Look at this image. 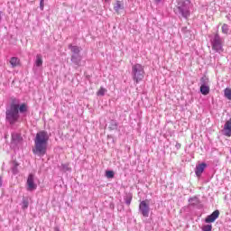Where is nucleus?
<instances>
[{"mask_svg":"<svg viewBox=\"0 0 231 231\" xmlns=\"http://www.w3.org/2000/svg\"><path fill=\"white\" fill-rule=\"evenodd\" d=\"M28 113V105L26 103L21 104L18 98L14 97L9 107L5 110V122L9 125L14 126L19 122L21 115Z\"/></svg>","mask_w":231,"mask_h":231,"instance_id":"1","label":"nucleus"},{"mask_svg":"<svg viewBox=\"0 0 231 231\" xmlns=\"http://www.w3.org/2000/svg\"><path fill=\"white\" fill-rule=\"evenodd\" d=\"M50 142V134L42 130L36 134L34 137V146L32 147V154L42 158L48 152V143Z\"/></svg>","mask_w":231,"mask_h":231,"instance_id":"2","label":"nucleus"},{"mask_svg":"<svg viewBox=\"0 0 231 231\" xmlns=\"http://www.w3.org/2000/svg\"><path fill=\"white\" fill-rule=\"evenodd\" d=\"M192 4L190 0H179L174 10L176 15H180L183 19H189L190 17V8Z\"/></svg>","mask_w":231,"mask_h":231,"instance_id":"3","label":"nucleus"},{"mask_svg":"<svg viewBox=\"0 0 231 231\" xmlns=\"http://www.w3.org/2000/svg\"><path fill=\"white\" fill-rule=\"evenodd\" d=\"M145 77V69L140 64L136 63L132 66V79L135 84H140Z\"/></svg>","mask_w":231,"mask_h":231,"instance_id":"4","label":"nucleus"},{"mask_svg":"<svg viewBox=\"0 0 231 231\" xmlns=\"http://www.w3.org/2000/svg\"><path fill=\"white\" fill-rule=\"evenodd\" d=\"M69 50H70L72 53L70 58L72 64L80 67L82 62V55L80 54V51H82V48L77 45L69 44Z\"/></svg>","mask_w":231,"mask_h":231,"instance_id":"5","label":"nucleus"},{"mask_svg":"<svg viewBox=\"0 0 231 231\" xmlns=\"http://www.w3.org/2000/svg\"><path fill=\"white\" fill-rule=\"evenodd\" d=\"M211 47L213 51L216 53H223L225 50L223 49V44H225V41L219 35V33L216 32L210 39Z\"/></svg>","mask_w":231,"mask_h":231,"instance_id":"6","label":"nucleus"},{"mask_svg":"<svg viewBox=\"0 0 231 231\" xmlns=\"http://www.w3.org/2000/svg\"><path fill=\"white\" fill-rule=\"evenodd\" d=\"M139 212L143 217H149L151 212V206L147 203V200H143L139 204Z\"/></svg>","mask_w":231,"mask_h":231,"instance_id":"7","label":"nucleus"},{"mask_svg":"<svg viewBox=\"0 0 231 231\" xmlns=\"http://www.w3.org/2000/svg\"><path fill=\"white\" fill-rule=\"evenodd\" d=\"M26 185L28 192H33V190H37V184L35 183V177L33 174H29Z\"/></svg>","mask_w":231,"mask_h":231,"instance_id":"8","label":"nucleus"},{"mask_svg":"<svg viewBox=\"0 0 231 231\" xmlns=\"http://www.w3.org/2000/svg\"><path fill=\"white\" fill-rule=\"evenodd\" d=\"M221 133L224 136L230 138V136H231V118L229 120L226 121V123L224 125V128L222 129Z\"/></svg>","mask_w":231,"mask_h":231,"instance_id":"9","label":"nucleus"},{"mask_svg":"<svg viewBox=\"0 0 231 231\" xmlns=\"http://www.w3.org/2000/svg\"><path fill=\"white\" fill-rule=\"evenodd\" d=\"M219 210L217 209L215 211H213L210 215H208L206 218H205V223H214L216 221V219H217L219 217Z\"/></svg>","mask_w":231,"mask_h":231,"instance_id":"10","label":"nucleus"},{"mask_svg":"<svg viewBox=\"0 0 231 231\" xmlns=\"http://www.w3.org/2000/svg\"><path fill=\"white\" fill-rule=\"evenodd\" d=\"M205 169H207V163L202 162L199 165L196 166L195 168V174L196 176L199 177L203 174V172L205 171Z\"/></svg>","mask_w":231,"mask_h":231,"instance_id":"11","label":"nucleus"},{"mask_svg":"<svg viewBox=\"0 0 231 231\" xmlns=\"http://www.w3.org/2000/svg\"><path fill=\"white\" fill-rule=\"evenodd\" d=\"M23 142V137H21V134H12V143L14 145H19Z\"/></svg>","mask_w":231,"mask_h":231,"instance_id":"12","label":"nucleus"},{"mask_svg":"<svg viewBox=\"0 0 231 231\" xmlns=\"http://www.w3.org/2000/svg\"><path fill=\"white\" fill-rule=\"evenodd\" d=\"M9 62L12 68H17V66H21V60L17 57H12Z\"/></svg>","mask_w":231,"mask_h":231,"instance_id":"13","label":"nucleus"},{"mask_svg":"<svg viewBox=\"0 0 231 231\" xmlns=\"http://www.w3.org/2000/svg\"><path fill=\"white\" fill-rule=\"evenodd\" d=\"M11 171L13 172V174L15 176L16 174L19 173V163L15 161H13L11 162Z\"/></svg>","mask_w":231,"mask_h":231,"instance_id":"14","label":"nucleus"},{"mask_svg":"<svg viewBox=\"0 0 231 231\" xmlns=\"http://www.w3.org/2000/svg\"><path fill=\"white\" fill-rule=\"evenodd\" d=\"M200 93L204 96L208 95V93H210V87L205 85V84H201L200 86Z\"/></svg>","mask_w":231,"mask_h":231,"instance_id":"15","label":"nucleus"},{"mask_svg":"<svg viewBox=\"0 0 231 231\" xmlns=\"http://www.w3.org/2000/svg\"><path fill=\"white\" fill-rule=\"evenodd\" d=\"M42 55L37 54L34 61V66H36V68H41V66H42Z\"/></svg>","mask_w":231,"mask_h":231,"instance_id":"16","label":"nucleus"},{"mask_svg":"<svg viewBox=\"0 0 231 231\" xmlns=\"http://www.w3.org/2000/svg\"><path fill=\"white\" fill-rule=\"evenodd\" d=\"M189 203L191 205V207H198L200 201L198 197H193L189 199Z\"/></svg>","mask_w":231,"mask_h":231,"instance_id":"17","label":"nucleus"},{"mask_svg":"<svg viewBox=\"0 0 231 231\" xmlns=\"http://www.w3.org/2000/svg\"><path fill=\"white\" fill-rule=\"evenodd\" d=\"M60 171H61L62 172H69L71 171V168H69V164L64 163L61 164V166L60 167Z\"/></svg>","mask_w":231,"mask_h":231,"instance_id":"18","label":"nucleus"},{"mask_svg":"<svg viewBox=\"0 0 231 231\" xmlns=\"http://www.w3.org/2000/svg\"><path fill=\"white\" fill-rule=\"evenodd\" d=\"M122 9H124V5H122V2L116 1V3L114 6L115 12H120V10H122Z\"/></svg>","mask_w":231,"mask_h":231,"instance_id":"19","label":"nucleus"},{"mask_svg":"<svg viewBox=\"0 0 231 231\" xmlns=\"http://www.w3.org/2000/svg\"><path fill=\"white\" fill-rule=\"evenodd\" d=\"M117 127H118V122H116V120L110 121L109 129H111L112 131H115L116 129H117Z\"/></svg>","mask_w":231,"mask_h":231,"instance_id":"20","label":"nucleus"},{"mask_svg":"<svg viewBox=\"0 0 231 231\" xmlns=\"http://www.w3.org/2000/svg\"><path fill=\"white\" fill-rule=\"evenodd\" d=\"M228 32H230V28L228 27V24L224 23L222 25V33H224V35H228Z\"/></svg>","mask_w":231,"mask_h":231,"instance_id":"21","label":"nucleus"},{"mask_svg":"<svg viewBox=\"0 0 231 231\" xmlns=\"http://www.w3.org/2000/svg\"><path fill=\"white\" fill-rule=\"evenodd\" d=\"M131 201H133V195L128 194L125 197V205H131Z\"/></svg>","mask_w":231,"mask_h":231,"instance_id":"22","label":"nucleus"},{"mask_svg":"<svg viewBox=\"0 0 231 231\" xmlns=\"http://www.w3.org/2000/svg\"><path fill=\"white\" fill-rule=\"evenodd\" d=\"M30 205V202L28 201V199H23V201H22V208L23 210H26V208H28V206Z\"/></svg>","mask_w":231,"mask_h":231,"instance_id":"23","label":"nucleus"},{"mask_svg":"<svg viewBox=\"0 0 231 231\" xmlns=\"http://www.w3.org/2000/svg\"><path fill=\"white\" fill-rule=\"evenodd\" d=\"M224 95L227 100H231V89L230 88H226L224 90Z\"/></svg>","mask_w":231,"mask_h":231,"instance_id":"24","label":"nucleus"},{"mask_svg":"<svg viewBox=\"0 0 231 231\" xmlns=\"http://www.w3.org/2000/svg\"><path fill=\"white\" fill-rule=\"evenodd\" d=\"M106 176L108 178V180H112V178H115V171H106Z\"/></svg>","mask_w":231,"mask_h":231,"instance_id":"25","label":"nucleus"},{"mask_svg":"<svg viewBox=\"0 0 231 231\" xmlns=\"http://www.w3.org/2000/svg\"><path fill=\"white\" fill-rule=\"evenodd\" d=\"M106 91L107 90L104 88V87H101L100 89L97 91V97H104Z\"/></svg>","mask_w":231,"mask_h":231,"instance_id":"26","label":"nucleus"},{"mask_svg":"<svg viewBox=\"0 0 231 231\" xmlns=\"http://www.w3.org/2000/svg\"><path fill=\"white\" fill-rule=\"evenodd\" d=\"M202 231H212V225L208 224L202 226Z\"/></svg>","mask_w":231,"mask_h":231,"instance_id":"27","label":"nucleus"},{"mask_svg":"<svg viewBox=\"0 0 231 231\" xmlns=\"http://www.w3.org/2000/svg\"><path fill=\"white\" fill-rule=\"evenodd\" d=\"M201 84H204V86H207V82H208V79L203 77L200 79Z\"/></svg>","mask_w":231,"mask_h":231,"instance_id":"28","label":"nucleus"},{"mask_svg":"<svg viewBox=\"0 0 231 231\" xmlns=\"http://www.w3.org/2000/svg\"><path fill=\"white\" fill-rule=\"evenodd\" d=\"M40 9L42 11L44 10V0L40 1Z\"/></svg>","mask_w":231,"mask_h":231,"instance_id":"29","label":"nucleus"},{"mask_svg":"<svg viewBox=\"0 0 231 231\" xmlns=\"http://www.w3.org/2000/svg\"><path fill=\"white\" fill-rule=\"evenodd\" d=\"M175 147H176L177 150L181 149V143H176Z\"/></svg>","mask_w":231,"mask_h":231,"instance_id":"30","label":"nucleus"},{"mask_svg":"<svg viewBox=\"0 0 231 231\" xmlns=\"http://www.w3.org/2000/svg\"><path fill=\"white\" fill-rule=\"evenodd\" d=\"M3 187V177H0V189Z\"/></svg>","mask_w":231,"mask_h":231,"instance_id":"31","label":"nucleus"},{"mask_svg":"<svg viewBox=\"0 0 231 231\" xmlns=\"http://www.w3.org/2000/svg\"><path fill=\"white\" fill-rule=\"evenodd\" d=\"M154 2L156 3V5H160V3H162V0H154Z\"/></svg>","mask_w":231,"mask_h":231,"instance_id":"32","label":"nucleus"},{"mask_svg":"<svg viewBox=\"0 0 231 231\" xmlns=\"http://www.w3.org/2000/svg\"><path fill=\"white\" fill-rule=\"evenodd\" d=\"M54 231H60V230L59 229V227H55Z\"/></svg>","mask_w":231,"mask_h":231,"instance_id":"33","label":"nucleus"},{"mask_svg":"<svg viewBox=\"0 0 231 231\" xmlns=\"http://www.w3.org/2000/svg\"><path fill=\"white\" fill-rule=\"evenodd\" d=\"M105 3H111V0H105Z\"/></svg>","mask_w":231,"mask_h":231,"instance_id":"34","label":"nucleus"}]
</instances>
